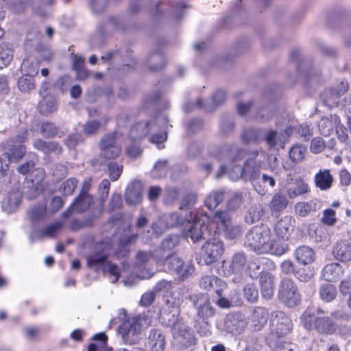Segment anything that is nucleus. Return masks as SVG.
<instances>
[{"label": "nucleus", "instance_id": "obj_1", "mask_svg": "<svg viewBox=\"0 0 351 351\" xmlns=\"http://www.w3.org/2000/svg\"><path fill=\"white\" fill-rule=\"evenodd\" d=\"M293 330V323L290 317L284 312L276 311L271 313L269 332L265 336L268 346H275L280 337H285Z\"/></svg>", "mask_w": 351, "mask_h": 351}, {"label": "nucleus", "instance_id": "obj_2", "mask_svg": "<svg viewBox=\"0 0 351 351\" xmlns=\"http://www.w3.org/2000/svg\"><path fill=\"white\" fill-rule=\"evenodd\" d=\"M301 321L306 329L315 330L323 335H332L337 329V324L328 316L315 317L314 315L306 311L302 315Z\"/></svg>", "mask_w": 351, "mask_h": 351}, {"label": "nucleus", "instance_id": "obj_3", "mask_svg": "<svg viewBox=\"0 0 351 351\" xmlns=\"http://www.w3.org/2000/svg\"><path fill=\"white\" fill-rule=\"evenodd\" d=\"M271 234L270 229L266 226H254L247 232L244 245L258 254H263L265 245L269 240Z\"/></svg>", "mask_w": 351, "mask_h": 351}, {"label": "nucleus", "instance_id": "obj_4", "mask_svg": "<svg viewBox=\"0 0 351 351\" xmlns=\"http://www.w3.org/2000/svg\"><path fill=\"white\" fill-rule=\"evenodd\" d=\"M27 130L23 131L22 135H17L10 138L3 145V155L9 162H17L26 153V147L23 144L27 136Z\"/></svg>", "mask_w": 351, "mask_h": 351}, {"label": "nucleus", "instance_id": "obj_5", "mask_svg": "<svg viewBox=\"0 0 351 351\" xmlns=\"http://www.w3.org/2000/svg\"><path fill=\"white\" fill-rule=\"evenodd\" d=\"M141 316L128 318L125 320L119 328V334L126 344H135L141 339Z\"/></svg>", "mask_w": 351, "mask_h": 351}, {"label": "nucleus", "instance_id": "obj_6", "mask_svg": "<svg viewBox=\"0 0 351 351\" xmlns=\"http://www.w3.org/2000/svg\"><path fill=\"white\" fill-rule=\"evenodd\" d=\"M279 300L289 308L298 306L301 301V295L295 282L289 278H283L278 290Z\"/></svg>", "mask_w": 351, "mask_h": 351}, {"label": "nucleus", "instance_id": "obj_7", "mask_svg": "<svg viewBox=\"0 0 351 351\" xmlns=\"http://www.w3.org/2000/svg\"><path fill=\"white\" fill-rule=\"evenodd\" d=\"M223 251V243L220 239H209L202 247L197 258L198 263L200 265H210L220 258Z\"/></svg>", "mask_w": 351, "mask_h": 351}, {"label": "nucleus", "instance_id": "obj_8", "mask_svg": "<svg viewBox=\"0 0 351 351\" xmlns=\"http://www.w3.org/2000/svg\"><path fill=\"white\" fill-rule=\"evenodd\" d=\"M165 264L170 272L177 275L180 280L188 278L194 272V267L189 263H185L180 257L175 254L165 255Z\"/></svg>", "mask_w": 351, "mask_h": 351}, {"label": "nucleus", "instance_id": "obj_9", "mask_svg": "<svg viewBox=\"0 0 351 351\" xmlns=\"http://www.w3.org/2000/svg\"><path fill=\"white\" fill-rule=\"evenodd\" d=\"M193 305L196 311V319L209 320L215 317L217 309L210 303L206 294L200 293L191 297Z\"/></svg>", "mask_w": 351, "mask_h": 351}, {"label": "nucleus", "instance_id": "obj_10", "mask_svg": "<svg viewBox=\"0 0 351 351\" xmlns=\"http://www.w3.org/2000/svg\"><path fill=\"white\" fill-rule=\"evenodd\" d=\"M171 334L174 339L183 349L193 350L197 344V339L194 332L185 324L178 326L177 328H174V330L171 332Z\"/></svg>", "mask_w": 351, "mask_h": 351}, {"label": "nucleus", "instance_id": "obj_11", "mask_svg": "<svg viewBox=\"0 0 351 351\" xmlns=\"http://www.w3.org/2000/svg\"><path fill=\"white\" fill-rule=\"evenodd\" d=\"M215 218L221 222L224 237L226 239L233 240L241 235L243 232L241 226L233 223L231 217L227 211H217L215 214Z\"/></svg>", "mask_w": 351, "mask_h": 351}, {"label": "nucleus", "instance_id": "obj_12", "mask_svg": "<svg viewBox=\"0 0 351 351\" xmlns=\"http://www.w3.org/2000/svg\"><path fill=\"white\" fill-rule=\"evenodd\" d=\"M208 226L205 224L203 216L196 215L193 221H187L186 230L183 234L186 238H190L194 243L205 239Z\"/></svg>", "mask_w": 351, "mask_h": 351}, {"label": "nucleus", "instance_id": "obj_13", "mask_svg": "<svg viewBox=\"0 0 351 351\" xmlns=\"http://www.w3.org/2000/svg\"><path fill=\"white\" fill-rule=\"evenodd\" d=\"M106 258V255L103 254H95L92 256H89L87 258L88 265L90 267L95 268V270H97L98 267L102 266L103 271L104 272H108L113 277V279H112L111 281L112 283H114L118 281L119 278V269L117 265L111 263H107L105 264Z\"/></svg>", "mask_w": 351, "mask_h": 351}, {"label": "nucleus", "instance_id": "obj_14", "mask_svg": "<svg viewBox=\"0 0 351 351\" xmlns=\"http://www.w3.org/2000/svg\"><path fill=\"white\" fill-rule=\"evenodd\" d=\"M167 122V118L164 115H160L153 121L138 123L131 129L130 136L134 141H139L149 133L152 126L162 128Z\"/></svg>", "mask_w": 351, "mask_h": 351}, {"label": "nucleus", "instance_id": "obj_15", "mask_svg": "<svg viewBox=\"0 0 351 351\" xmlns=\"http://www.w3.org/2000/svg\"><path fill=\"white\" fill-rule=\"evenodd\" d=\"M259 176L260 169L255 158L247 159L244 167H237V173L234 174V172L230 173V178L233 180L243 178L244 180L252 181L253 184L258 180Z\"/></svg>", "mask_w": 351, "mask_h": 351}, {"label": "nucleus", "instance_id": "obj_16", "mask_svg": "<svg viewBox=\"0 0 351 351\" xmlns=\"http://www.w3.org/2000/svg\"><path fill=\"white\" fill-rule=\"evenodd\" d=\"M247 326L245 316L241 313L228 314L224 320V330L232 335H239L243 332Z\"/></svg>", "mask_w": 351, "mask_h": 351}, {"label": "nucleus", "instance_id": "obj_17", "mask_svg": "<svg viewBox=\"0 0 351 351\" xmlns=\"http://www.w3.org/2000/svg\"><path fill=\"white\" fill-rule=\"evenodd\" d=\"M180 308H169V307H162L160 310L159 319L162 325L170 328L171 332L174 330V328L178 327L183 323L180 319Z\"/></svg>", "mask_w": 351, "mask_h": 351}, {"label": "nucleus", "instance_id": "obj_18", "mask_svg": "<svg viewBox=\"0 0 351 351\" xmlns=\"http://www.w3.org/2000/svg\"><path fill=\"white\" fill-rule=\"evenodd\" d=\"M248 263L247 256L243 252H237L231 258L229 263H223L227 275L241 274L247 267Z\"/></svg>", "mask_w": 351, "mask_h": 351}, {"label": "nucleus", "instance_id": "obj_19", "mask_svg": "<svg viewBox=\"0 0 351 351\" xmlns=\"http://www.w3.org/2000/svg\"><path fill=\"white\" fill-rule=\"evenodd\" d=\"M143 186L139 180L131 182L125 192V202L130 205H137L142 201Z\"/></svg>", "mask_w": 351, "mask_h": 351}, {"label": "nucleus", "instance_id": "obj_20", "mask_svg": "<svg viewBox=\"0 0 351 351\" xmlns=\"http://www.w3.org/2000/svg\"><path fill=\"white\" fill-rule=\"evenodd\" d=\"M269 313L267 308L255 306L250 315V326L254 331H260L266 325Z\"/></svg>", "mask_w": 351, "mask_h": 351}, {"label": "nucleus", "instance_id": "obj_21", "mask_svg": "<svg viewBox=\"0 0 351 351\" xmlns=\"http://www.w3.org/2000/svg\"><path fill=\"white\" fill-rule=\"evenodd\" d=\"M226 97V94L224 90H217L212 95V101L214 106L213 108H209L207 106H204L203 105V101L202 99L199 98L197 100L195 104L191 102L186 103L185 105L184 106V110L185 112H188L191 110H192L195 106H197L199 108H204L207 112H209L216 108L219 106L221 105L224 102Z\"/></svg>", "mask_w": 351, "mask_h": 351}, {"label": "nucleus", "instance_id": "obj_22", "mask_svg": "<svg viewBox=\"0 0 351 351\" xmlns=\"http://www.w3.org/2000/svg\"><path fill=\"white\" fill-rule=\"evenodd\" d=\"M199 287L205 290H215L216 293L221 295V293L226 287V283L218 277L213 275H207L202 277L199 281Z\"/></svg>", "mask_w": 351, "mask_h": 351}, {"label": "nucleus", "instance_id": "obj_23", "mask_svg": "<svg viewBox=\"0 0 351 351\" xmlns=\"http://www.w3.org/2000/svg\"><path fill=\"white\" fill-rule=\"evenodd\" d=\"M163 256L161 250H155L154 252L140 250L136 254V264L141 267L152 258L157 265L162 266L165 264Z\"/></svg>", "mask_w": 351, "mask_h": 351}, {"label": "nucleus", "instance_id": "obj_24", "mask_svg": "<svg viewBox=\"0 0 351 351\" xmlns=\"http://www.w3.org/2000/svg\"><path fill=\"white\" fill-rule=\"evenodd\" d=\"M293 218L289 215H285L280 219L274 226V230L277 237L282 240H287L293 230Z\"/></svg>", "mask_w": 351, "mask_h": 351}, {"label": "nucleus", "instance_id": "obj_25", "mask_svg": "<svg viewBox=\"0 0 351 351\" xmlns=\"http://www.w3.org/2000/svg\"><path fill=\"white\" fill-rule=\"evenodd\" d=\"M340 123V118L337 114H330L323 117L317 122L318 130L321 134L329 136L333 134L337 125Z\"/></svg>", "mask_w": 351, "mask_h": 351}, {"label": "nucleus", "instance_id": "obj_26", "mask_svg": "<svg viewBox=\"0 0 351 351\" xmlns=\"http://www.w3.org/2000/svg\"><path fill=\"white\" fill-rule=\"evenodd\" d=\"M147 343L152 351H164L166 339L162 331L158 328H152L147 337Z\"/></svg>", "mask_w": 351, "mask_h": 351}, {"label": "nucleus", "instance_id": "obj_27", "mask_svg": "<svg viewBox=\"0 0 351 351\" xmlns=\"http://www.w3.org/2000/svg\"><path fill=\"white\" fill-rule=\"evenodd\" d=\"M259 283L262 297L271 299L274 293V276L270 273H264L260 276Z\"/></svg>", "mask_w": 351, "mask_h": 351}, {"label": "nucleus", "instance_id": "obj_28", "mask_svg": "<svg viewBox=\"0 0 351 351\" xmlns=\"http://www.w3.org/2000/svg\"><path fill=\"white\" fill-rule=\"evenodd\" d=\"M110 183L108 180L104 179L99 186V202L97 203V206H94V212L93 213V217L94 219L99 218L103 213L104 204L108 195Z\"/></svg>", "mask_w": 351, "mask_h": 351}, {"label": "nucleus", "instance_id": "obj_29", "mask_svg": "<svg viewBox=\"0 0 351 351\" xmlns=\"http://www.w3.org/2000/svg\"><path fill=\"white\" fill-rule=\"evenodd\" d=\"M289 250L288 245L285 240L271 239L269 236V240L265 245L263 254H269L275 256H282Z\"/></svg>", "mask_w": 351, "mask_h": 351}, {"label": "nucleus", "instance_id": "obj_30", "mask_svg": "<svg viewBox=\"0 0 351 351\" xmlns=\"http://www.w3.org/2000/svg\"><path fill=\"white\" fill-rule=\"evenodd\" d=\"M332 254L335 258L342 262L351 260V243L347 241H337L333 246Z\"/></svg>", "mask_w": 351, "mask_h": 351}, {"label": "nucleus", "instance_id": "obj_31", "mask_svg": "<svg viewBox=\"0 0 351 351\" xmlns=\"http://www.w3.org/2000/svg\"><path fill=\"white\" fill-rule=\"evenodd\" d=\"M343 275L342 266L337 263L326 265L322 271V276L326 281H337Z\"/></svg>", "mask_w": 351, "mask_h": 351}, {"label": "nucleus", "instance_id": "obj_32", "mask_svg": "<svg viewBox=\"0 0 351 351\" xmlns=\"http://www.w3.org/2000/svg\"><path fill=\"white\" fill-rule=\"evenodd\" d=\"M265 130L262 128H247L243 130L241 138L245 143L259 144L264 141Z\"/></svg>", "mask_w": 351, "mask_h": 351}, {"label": "nucleus", "instance_id": "obj_33", "mask_svg": "<svg viewBox=\"0 0 351 351\" xmlns=\"http://www.w3.org/2000/svg\"><path fill=\"white\" fill-rule=\"evenodd\" d=\"M93 202V198L90 195H81L80 194L75 199L72 203L74 211L78 213L85 212L88 208L91 207V214L94 212V206H97Z\"/></svg>", "mask_w": 351, "mask_h": 351}, {"label": "nucleus", "instance_id": "obj_34", "mask_svg": "<svg viewBox=\"0 0 351 351\" xmlns=\"http://www.w3.org/2000/svg\"><path fill=\"white\" fill-rule=\"evenodd\" d=\"M21 193L19 191L9 193L3 199L1 207L3 211L11 213L16 210L21 202Z\"/></svg>", "mask_w": 351, "mask_h": 351}, {"label": "nucleus", "instance_id": "obj_35", "mask_svg": "<svg viewBox=\"0 0 351 351\" xmlns=\"http://www.w3.org/2000/svg\"><path fill=\"white\" fill-rule=\"evenodd\" d=\"M320 207L317 199H312L306 202H298L294 206V210L297 215L305 217L311 212H315Z\"/></svg>", "mask_w": 351, "mask_h": 351}, {"label": "nucleus", "instance_id": "obj_36", "mask_svg": "<svg viewBox=\"0 0 351 351\" xmlns=\"http://www.w3.org/2000/svg\"><path fill=\"white\" fill-rule=\"evenodd\" d=\"M295 257L298 263L302 265H308L314 261L315 254L312 248L302 245L295 250Z\"/></svg>", "mask_w": 351, "mask_h": 351}, {"label": "nucleus", "instance_id": "obj_37", "mask_svg": "<svg viewBox=\"0 0 351 351\" xmlns=\"http://www.w3.org/2000/svg\"><path fill=\"white\" fill-rule=\"evenodd\" d=\"M332 182V176L328 169L320 170L315 176V186L322 191H326L330 189Z\"/></svg>", "mask_w": 351, "mask_h": 351}, {"label": "nucleus", "instance_id": "obj_38", "mask_svg": "<svg viewBox=\"0 0 351 351\" xmlns=\"http://www.w3.org/2000/svg\"><path fill=\"white\" fill-rule=\"evenodd\" d=\"M38 108L43 114H49L57 110V101L52 95H46L43 96L38 103Z\"/></svg>", "mask_w": 351, "mask_h": 351}, {"label": "nucleus", "instance_id": "obj_39", "mask_svg": "<svg viewBox=\"0 0 351 351\" xmlns=\"http://www.w3.org/2000/svg\"><path fill=\"white\" fill-rule=\"evenodd\" d=\"M226 191L223 189L210 193L205 199V205L209 210L215 209L224 199Z\"/></svg>", "mask_w": 351, "mask_h": 351}, {"label": "nucleus", "instance_id": "obj_40", "mask_svg": "<svg viewBox=\"0 0 351 351\" xmlns=\"http://www.w3.org/2000/svg\"><path fill=\"white\" fill-rule=\"evenodd\" d=\"M146 64L149 70L157 71L164 68L165 58L162 53H152L147 57Z\"/></svg>", "mask_w": 351, "mask_h": 351}, {"label": "nucleus", "instance_id": "obj_41", "mask_svg": "<svg viewBox=\"0 0 351 351\" xmlns=\"http://www.w3.org/2000/svg\"><path fill=\"white\" fill-rule=\"evenodd\" d=\"M96 343L90 344L88 346V351H112L111 348L106 346L108 337L103 333H98L93 337Z\"/></svg>", "mask_w": 351, "mask_h": 351}, {"label": "nucleus", "instance_id": "obj_42", "mask_svg": "<svg viewBox=\"0 0 351 351\" xmlns=\"http://www.w3.org/2000/svg\"><path fill=\"white\" fill-rule=\"evenodd\" d=\"M13 58V49L8 43L0 45V69L8 66Z\"/></svg>", "mask_w": 351, "mask_h": 351}, {"label": "nucleus", "instance_id": "obj_43", "mask_svg": "<svg viewBox=\"0 0 351 351\" xmlns=\"http://www.w3.org/2000/svg\"><path fill=\"white\" fill-rule=\"evenodd\" d=\"M288 205L287 197L282 193H276L270 202V208L274 212L285 210Z\"/></svg>", "mask_w": 351, "mask_h": 351}, {"label": "nucleus", "instance_id": "obj_44", "mask_svg": "<svg viewBox=\"0 0 351 351\" xmlns=\"http://www.w3.org/2000/svg\"><path fill=\"white\" fill-rule=\"evenodd\" d=\"M261 181L265 184L262 186L260 182H256L254 183V187L256 191L261 195H264L267 193V189L266 188L267 186H269L271 188H273L276 185V180L274 177L263 174L261 176Z\"/></svg>", "mask_w": 351, "mask_h": 351}, {"label": "nucleus", "instance_id": "obj_45", "mask_svg": "<svg viewBox=\"0 0 351 351\" xmlns=\"http://www.w3.org/2000/svg\"><path fill=\"white\" fill-rule=\"evenodd\" d=\"M47 214L46 205L38 204L31 208L28 212L29 217L32 223H35L43 219Z\"/></svg>", "mask_w": 351, "mask_h": 351}, {"label": "nucleus", "instance_id": "obj_46", "mask_svg": "<svg viewBox=\"0 0 351 351\" xmlns=\"http://www.w3.org/2000/svg\"><path fill=\"white\" fill-rule=\"evenodd\" d=\"M340 97L339 95H337L336 89L334 88L326 90L322 95L323 103L330 108L337 106Z\"/></svg>", "mask_w": 351, "mask_h": 351}, {"label": "nucleus", "instance_id": "obj_47", "mask_svg": "<svg viewBox=\"0 0 351 351\" xmlns=\"http://www.w3.org/2000/svg\"><path fill=\"white\" fill-rule=\"evenodd\" d=\"M165 305L163 307H169V308H180L182 302L180 294L179 291H173L167 293L165 297Z\"/></svg>", "mask_w": 351, "mask_h": 351}, {"label": "nucleus", "instance_id": "obj_48", "mask_svg": "<svg viewBox=\"0 0 351 351\" xmlns=\"http://www.w3.org/2000/svg\"><path fill=\"white\" fill-rule=\"evenodd\" d=\"M319 295L324 301L331 302L336 298V287L330 283L324 284L319 288Z\"/></svg>", "mask_w": 351, "mask_h": 351}, {"label": "nucleus", "instance_id": "obj_49", "mask_svg": "<svg viewBox=\"0 0 351 351\" xmlns=\"http://www.w3.org/2000/svg\"><path fill=\"white\" fill-rule=\"evenodd\" d=\"M263 213V209L261 205H252L247 210V215L245 216V221L247 223H254L258 221Z\"/></svg>", "mask_w": 351, "mask_h": 351}, {"label": "nucleus", "instance_id": "obj_50", "mask_svg": "<svg viewBox=\"0 0 351 351\" xmlns=\"http://www.w3.org/2000/svg\"><path fill=\"white\" fill-rule=\"evenodd\" d=\"M295 186H287L286 193L290 199H293L308 191V186L303 181L296 182Z\"/></svg>", "mask_w": 351, "mask_h": 351}, {"label": "nucleus", "instance_id": "obj_51", "mask_svg": "<svg viewBox=\"0 0 351 351\" xmlns=\"http://www.w3.org/2000/svg\"><path fill=\"white\" fill-rule=\"evenodd\" d=\"M21 72L29 77H33L38 73L39 65L28 58L25 59L21 66Z\"/></svg>", "mask_w": 351, "mask_h": 351}, {"label": "nucleus", "instance_id": "obj_52", "mask_svg": "<svg viewBox=\"0 0 351 351\" xmlns=\"http://www.w3.org/2000/svg\"><path fill=\"white\" fill-rule=\"evenodd\" d=\"M263 258H256L252 261H248L247 270L250 276L252 278H256L261 274L263 269Z\"/></svg>", "mask_w": 351, "mask_h": 351}, {"label": "nucleus", "instance_id": "obj_53", "mask_svg": "<svg viewBox=\"0 0 351 351\" xmlns=\"http://www.w3.org/2000/svg\"><path fill=\"white\" fill-rule=\"evenodd\" d=\"M247 191H238L234 193L228 202V208L230 210H235L240 208L247 196Z\"/></svg>", "mask_w": 351, "mask_h": 351}, {"label": "nucleus", "instance_id": "obj_54", "mask_svg": "<svg viewBox=\"0 0 351 351\" xmlns=\"http://www.w3.org/2000/svg\"><path fill=\"white\" fill-rule=\"evenodd\" d=\"M194 327L197 332L203 337H209L212 334L211 324L209 320L196 319Z\"/></svg>", "mask_w": 351, "mask_h": 351}, {"label": "nucleus", "instance_id": "obj_55", "mask_svg": "<svg viewBox=\"0 0 351 351\" xmlns=\"http://www.w3.org/2000/svg\"><path fill=\"white\" fill-rule=\"evenodd\" d=\"M245 298L250 302H256L258 298V291L254 283H248L243 289Z\"/></svg>", "mask_w": 351, "mask_h": 351}, {"label": "nucleus", "instance_id": "obj_56", "mask_svg": "<svg viewBox=\"0 0 351 351\" xmlns=\"http://www.w3.org/2000/svg\"><path fill=\"white\" fill-rule=\"evenodd\" d=\"M306 150V147L301 145H295L293 146L289 150L290 159L294 163L301 162L304 158Z\"/></svg>", "mask_w": 351, "mask_h": 351}, {"label": "nucleus", "instance_id": "obj_57", "mask_svg": "<svg viewBox=\"0 0 351 351\" xmlns=\"http://www.w3.org/2000/svg\"><path fill=\"white\" fill-rule=\"evenodd\" d=\"M10 182L9 165L0 158V188L3 189L4 186H7Z\"/></svg>", "mask_w": 351, "mask_h": 351}, {"label": "nucleus", "instance_id": "obj_58", "mask_svg": "<svg viewBox=\"0 0 351 351\" xmlns=\"http://www.w3.org/2000/svg\"><path fill=\"white\" fill-rule=\"evenodd\" d=\"M40 132L45 138H53L58 134V128L51 121H45L41 124Z\"/></svg>", "mask_w": 351, "mask_h": 351}, {"label": "nucleus", "instance_id": "obj_59", "mask_svg": "<svg viewBox=\"0 0 351 351\" xmlns=\"http://www.w3.org/2000/svg\"><path fill=\"white\" fill-rule=\"evenodd\" d=\"M179 243V237L176 234H171L165 237L161 243V250L162 254H165L164 251L171 250Z\"/></svg>", "mask_w": 351, "mask_h": 351}, {"label": "nucleus", "instance_id": "obj_60", "mask_svg": "<svg viewBox=\"0 0 351 351\" xmlns=\"http://www.w3.org/2000/svg\"><path fill=\"white\" fill-rule=\"evenodd\" d=\"M19 88L22 92H28L35 88L34 80L33 77L25 75L20 77L18 80Z\"/></svg>", "mask_w": 351, "mask_h": 351}, {"label": "nucleus", "instance_id": "obj_61", "mask_svg": "<svg viewBox=\"0 0 351 351\" xmlns=\"http://www.w3.org/2000/svg\"><path fill=\"white\" fill-rule=\"evenodd\" d=\"M73 82L71 77L65 75L60 77L54 84V86L62 93H65L71 87Z\"/></svg>", "mask_w": 351, "mask_h": 351}, {"label": "nucleus", "instance_id": "obj_62", "mask_svg": "<svg viewBox=\"0 0 351 351\" xmlns=\"http://www.w3.org/2000/svg\"><path fill=\"white\" fill-rule=\"evenodd\" d=\"M187 219L183 217L178 213H173L169 215L167 219V224L170 227H176L184 225H187Z\"/></svg>", "mask_w": 351, "mask_h": 351}, {"label": "nucleus", "instance_id": "obj_63", "mask_svg": "<svg viewBox=\"0 0 351 351\" xmlns=\"http://www.w3.org/2000/svg\"><path fill=\"white\" fill-rule=\"evenodd\" d=\"M77 184V180L74 178H71L62 183L60 186V190L65 196L70 195L74 192Z\"/></svg>", "mask_w": 351, "mask_h": 351}, {"label": "nucleus", "instance_id": "obj_64", "mask_svg": "<svg viewBox=\"0 0 351 351\" xmlns=\"http://www.w3.org/2000/svg\"><path fill=\"white\" fill-rule=\"evenodd\" d=\"M269 347L271 351H293L295 346L293 343L285 341V337H280L275 346Z\"/></svg>", "mask_w": 351, "mask_h": 351}]
</instances>
